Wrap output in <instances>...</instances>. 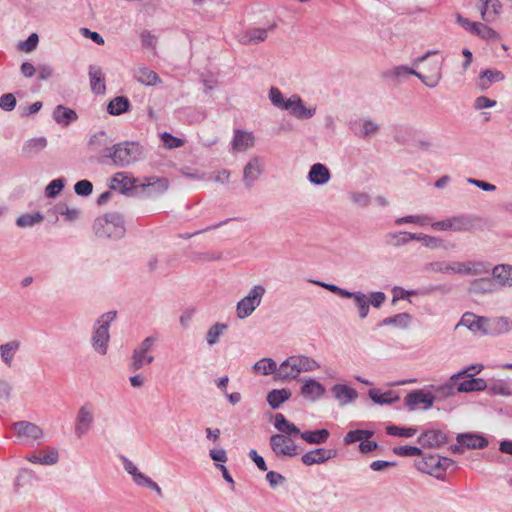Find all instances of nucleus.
Here are the masks:
<instances>
[{"instance_id": "6e6552de", "label": "nucleus", "mask_w": 512, "mask_h": 512, "mask_svg": "<svg viewBox=\"0 0 512 512\" xmlns=\"http://www.w3.org/2000/svg\"><path fill=\"white\" fill-rule=\"evenodd\" d=\"M433 69L435 70L434 74L427 77L412 68H409L404 65H399V66L393 67L392 69L386 71L384 73V76L386 78H391V79H401L408 75H414V76L418 77L422 81V83L425 84L426 86H428L430 88H434L438 85V83L441 79V62L435 61L433 63Z\"/></svg>"}, {"instance_id": "8fccbe9b", "label": "nucleus", "mask_w": 512, "mask_h": 512, "mask_svg": "<svg viewBox=\"0 0 512 512\" xmlns=\"http://www.w3.org/2000/svg\"><path fill=\"white\" fill-rule=\"evenodd\" d=\"M488 393L492 396H512V389L505 380H497L490 385L487 384Z\"/></svg>"}, {"instance_id": "4d7b16f0", "label": "nucleus", "mask_w": 512, "mask_h": 512, "mask_svg": "<svg viewBox=\"0 0 512 512\" xmlns=\"http://www.w3.org/2000/svg\"><path fill=\"white\" fill-rule=\"evenodd\" d=\"M43 219V215L39 212L33 214H24L17 219L16 224L19 227H32L33 225L42 222Z\"/></svg>"}, {"instance_id": "09e8293b", "label": "nucleus", "mask_w": 512, "mask_h": 512, "mask_svg": "<svg viewBox=\"0 0 512 512\" xmlns=\"http://www.w3.org/2000/svg\"><path fill=\"white\" fill-rule=\"evenodd\" d=\"M26 459L34 464L53 465L58 462L59 454L57 450L50 449L44 456L32 454L27 456Z\"/></svg>"}, {"instance_id": "20e7f679", "label": "nucleus", "mask_w": 512, "mask_h": 512, "mask_svg": "<svg viewBox=\"0 0 512 512\" xmlns=\"http://www.w3.org/2000/svg\"><path fill=\"white\" fill-rule=\"evenodd\" d=\"M93 230L100 238L120 239L126 232L123 216L118 212L106 213L94 221Z\"/></svg>"}, {"instance_id": "2eb2a0df", "label": "nucleus", "mask_w": 512, "mask_h": 512, "mask_svg": "<svg viewBox=\"0 0 512 512\" xmlns=\"http://www.w3.org/2000/svg\"><path fill=\"white\" fill-rule=\"evenodd\" d=\"M488 318L484 316H477L474 313L466 312L462 315L460 322L456 325L458 328L460 325L465 326L474 334H480L486 336Z\"/></svg>"}, {"instance_id": "13d9d810", "label": "nucleus", "mask_w": 512, "mask_h": 512, "mask_svg": "<svg viewBox=\"0 0 512 512\" xmlns=\"http://www.w3.org/2000/svg\"><path fill=\"white\" fill-rule=\"evenodd\" d=\"M369 396L373 400V402H375L377 404H381V405L391 404L392 402L397 400V397H395V398L392 397V392L381 393L377 389L369 390Z\"/></svg>"}, {"instance_id": "f3484780", "label": "nucleus", "mask_w": 512, "mask_h": 512, "mask_svg": "<svg viewBox=\"0 0 512 512\" xmlns=\"http://www.w3.org/2000/svg\"><path fill=\"white\" fill-rule=\"evenodd\" d=\"M263 172L262 160L258 156L252 157L243 169V182L247 188H251Z\"/></svg>"}, {"instance_id": "5701e85b", "label": "nucleus", "mask_w": 512, "mask_h": 512, "mask_svg": "<svg viewBox=\"0 0 512 512\" xmlns=\"http://www.w3.org/2000/svg\"><path fill=\"white\" fill-rule=\"evenodd\" d=\"M435 396L430 392L417 390L409 393L405 402L410 410H414L419 404H424V409H429L433 406Z\"/></svg>"}, {"instance_id": "37998d69", "label": "nucleus", "mask_w": 512, "mask_h": 512, "mask_svg": "<svg viewBox=\"0 0 512 512\" xmlns=\"http://www.w3.org/2000/svg\"><path fill=\"white\" fill-rule=\"evenodd\" d=\"M135 79L141 84L152 86L160 82L159 76L147 67H138L134 71Z\"/></svg>"}, {"instance_id": "e433bc0d", "label": "nucleus", "mask_w": 512, "mask_h": 512, "mask_svg": "<svg viewBox=\"0 0 512 512\" xmlns=\"http://www.w3.org/2000/svg\"><path fill=\"white\" fill-rule=\"evenodd\" d=\"M461 382L458 381L457 389L460 393L484 391L487 389V382L483 378L467 377Z\"/></svg>"}, {"instance_id": "864d4df0", "label": "nucleus", "mask_w": 512, "mask_h": 512, "mask_svg": "<svg viewBox=\"0 0 512 512\" xmlns=\"http://www.w3.org/2000/svg\"><path fill=\"white\" fill-rule=\"evenodd\" d=\"M227 328L228 326L224 323H216L212 325L206 333L207 344L210 346L215 345Z\"/></svg>"}, {"instance_id": "0e129e2a", "label": "nucleus", "mask_w": 512, "mask_h": 512, "mask_svg": "<svg viewBox=\"0 0 512 512\" xmlns=\"http://www.w3.org/2000/svg\"><path fill=\"white\" fill-rule=\"evenodd\" d=\"M64 181L60 178L52 180L45 188L48 198H55L63 189Z\"/></svg>"}, {"instance_id": "f257e3e1", "label": "nucleus", "mask_w": 512, "mask_h": 512, "mask_svg": "<svg viewBox=\"0 0 512 512\" xmlns=\"http://www.w3.org/2000/svg\"><path fill=\"white\" fill-rule=\"evenodd\" d=\"M269 100L276 108L286 110L293 117L300 120L310 119L316 114V107H306L298 94H292L289 98L285 99L277 87L270 88Z\"/></svg>"}, {"instance_id": "473e14b6", "label": "nucleus", "mask_w": 512, "mask_h": 512, "mask_svg": "<svg viewBox=\"0 0 512 512\" xmlns=\"http://www.w3.org/2000/svg\"><path fill=\"white\" fill-rule=\"evenodd\" d=\"M53 119L61 126H68L72 122L76 121L78 115L75 110L65 107L63 105H58L55 107L53 111Z\"/></svg>"}, {"instance_id": "a211bd4d", "label": "nucleus", "mask_w": 512, "mask_h": 512, "mask_svg": "<svg viewBox=\"0 0 512 512\" xmlns=\"http://www.w3.org/2000/svg\"><path fill=\"white\" fill-rule=\"evenodd\" d=\"M300 392L305 399L315 402L326 394V389L317 380L309 378L303 381Z\"/></svg>"}, {"instance_id": "f03ea898", "label": "nucleus", "mask_w": 512, "mask_h": 512, "mask_svg": "<svg viewBox=\"0 0 512 512\" xmlns=\"http://www.w3.org/2000/svg\"><path fill=\"white\" fill-rule=\"evenodd\" d=\"M424 271L428 273H454L459 275H479L482 273H487L488 268L482 262L434 261L425 264Z\"/></svg>"}, {"instance_id": "f8f14e48", "label": "nucleus", "mask_w": 512, "mask_h": 512, "mask_svg": "<svg viewBox=\"0 0 512 512\" xmlns=\"http://www.w3.org/2000/svg\"><path fill=\"white\" fill-rule=\"evenodd\" d=\"M121 461L124 470L131 476L136 486L150 489L160 497L163 495L161 487L149 476L142 473L134 462L125 456H121Z\"/></svg>"}, {"instance_id": "aec40b11", "label": "nucleus", "mask_w": 512, "mask_h": 512, "mask_svg": "<svg viewBox=\"0 0 512 512\" xmlns=\"http://www.w3.org/2000/svg\"><path fill=\"white\" fill-rule=\"evenodd\" d=\"M140 178L130 177L125 172L116 173L110 183L111 189L120 188L122 194H128L132 190H136Z\"/></svg>"}, {"instance_id": "bb28decb", "label": "nucleus", "mask_w": 512, "mask_h": 512, "mask_svg": "<svg viewBox=\"0 0 512 512\" xmlns=\"http://www.w3.org/2000/svg\"><path fill=\"white\" fill-rule=\"evenodd\" d=\"M418 442L424 447H439L447 442V436L441 430H427L418 437Z\"/></svg>"}, {"instance_id": "c85d7f7f", "label": "nucleus", "mask_w": 512, "mask_h": 512, "mask_svg": "<svg viewBox=\"0 0 512 512\" xmlns=\"http://www.w3.org/2000/svg\"><path fill=\"white\" fill-rule=\"evenodd\" d=\"M273 23L268 28H251L245 31L241 36V42L244 44H257L263 42L267 38V33L275 28Z\"/></svg>"}, {"instance_id": "49530a36", "label": "nucleus", "mask_w": 512, "mask_h": 512, "mask_svg": "<svg viewBox=\"0 0 512 512\" xmlns=\"http://www.w3.org/2000/svg\"><path fill=\"white\" fill-rule=\"evenodd\" d=\"M329 431L327 429H319L314 431H305L301 433V438L309 444H323L329 438Z\"/></svg>"}, {"instance_id": "9b49d317", "label": "nucleus", "mask_w": 512, "mask_h": 512, "mask_svg": "<svg viewBox=\"0 0 512 512\" xmlns=\"http://www.w3.org/2000/svg\"><path fill=\"white\" fill-rule=\"evenodd\" d=\"M431 226L438 231L468 232L474 228L475 218L472 215L460 214L433 222Z\"/></svg>"}, {"instance_id": "f704fd0d", "label": "nucleus", "mask_w": 512, "mask_h": 512, "mask_svg": "<svg viewBox=\"0 0 512 512\" xmlns=\"http://www.w3.org/2000/svg\"><path fill=\"white\" fill-rule=\"evenodd\" d=\"M47 147V139L45 137L31 138L22 146V155L27 158L34 157Z\"/></svg>"}, {"instance_id": "393cba45", "label": "nucleus", "mask_w": 512, "mask_h": 512, "mask_svg": "<svg viewBox=\"0 0 512 512\" xmlns=\"http://www.w3.org/2000/svg\"><path fill=\"white\" fill-rule=\"evenodd\" d=\"M307 178L311 184L321 186L330 181L331 173L326 165L315 163L310 167Z\"/></svg>"}, {"instance_id": "338daca9", "label": "nucleus", "mask_w": 512, "mask_h": 512, "mask_svg": "<svg viewBox=\"0 0 512 512\" xmlns=\"http://www.w3.org/2000/svg\"><path fill=\"white\" fill-rule=\"evenodd\" d=\"M393 452L402 457L407 456H420L422 455V450L415 446H398L393 448Z\"/></svg>"}, {"instance_id": "e2e57ef3", "label": "nucleus", "mask_w": 512, "mask_h": 512, "mask_svg": "<svg viewBox=\"0 0 512 512\" xmlns=\"http://www.w3.org/2000/svg\"><path fill=\"white\" fill-rule=\"evenodd\" d=\"M413 238L415 241H421L425 247H428L431 249L438 248L441 245L440 239H438L437 237H434V236L423 234V233H415Z\"/></svg>"}, {"instance_id": "1a4fd4ad", "label": "nucleus", "mask_w": 512, "mask_h": 512, "mask_svg": "<svg viewBox=\"0 0 512 512\" xmlns=\"http://www.w3.org/2000/svg\"><path fill=\"white\" fill-rule=\"evenodd\" d=\"M96 421L95 406L91 402H84L78 408L74 420V434L81 439L94 427Z\"/></svg>"}, {"instance_id": "b1692460", "label": "nucleus", "mask_w": 512, "mask_h": 512, "mask_svg": "<svg viewBox=\"0 0 512 512\" xmlns=\"http://www.w3.org/2000/svg\"><path fill=\"white\" fill-rule=\"evenodd\" d=\"M255 145V137L253 132L237 129L234 131L232 141L233 150L244 152Z\"/></svg>"}, {"instance_id": "052dcab7", "label": "nucleus", "mask_w": 512, "mask_h": 512, "mask_svg": "<svg viewBox=\"0 0 512 512\" xmlns=\"http://www.w3.org/2000/svg\"><path fill=\"white\" fill-rule=\"evenodd\" d=\"M430 221V218L426 215H408L405 217H400L395 220L396 225H402L406 223H413L419 225H426Z\"/></svg>"}, {"instance_id": "7c9ffc66", "label": "nucleus", "mask_w": 512, "mask_h": 512, "mask_svg": "<svg viewBox=\"0 0 512 512\" xmlns=\"http://www.w3.org/2000/svg\"><path fill=\"white\" fill-rule=\"evenodd\" d=\"M504 78V74L499 70L485 69L480 72L477 85L480 90L484 91L487 90L493 83L503 81Z\"/></svg>"}, {"instance_id": "c03bdc74", "label": "nucleus", "mask_w": 512, "mask_h": 512, "mask_svg": "<svg viewBox=\"0 0 512 512\" xmlns=\"http://www.w3.org/2000/svg\"><path fill=\"white\" fill-rule=\"evenodd\" d=\"M496 284L490 278H479L473 280L469 285V292L472 294H484L495 291Z\"/></svg>"}, {"instance_id": "bf43d9fd", "label": "nucleus", "mask_w": 512, "mask_h": 512, "mask_svg": "<svg viewBox=\"0 0 512 512\" xmlns=\"http://www.w3.org/2000/svg\"><path fill=\"white\" fill-rule=\"evenodd\" d=\"M386 432L391 436L412 437L416 434L417 430L412 427H398L395 425H390L386 428Z\"/></svg>"}, {"instance_id": "79ce46f5", "label": "nucleus", "mask_w": 512, "mask_h": 512, "mask_svg": "<svg viewBox=\"0 0 512 512\" xmlns=\"http://www.w3.org/2000/svg\"><path fill=\"white\" fill-rule=\"evenodd\" d=\"M411 321L412 316L409 313L403 312L391 317L384 318L379 323V326H396L401 329H406L410 326Z\"/></svg>"}, {"instance_id": "dca6fc26", "label": "nucleus", "mask_w": 512, "mask_h": 512, "mask_svg": "<svg viewBox=\"0 0 512 512\" xmlns=\"http://www.w3.org/2000/svg\"><path fill=\"white\" fill-rule=\"evenodd\" d=\"M13 429L19 438L27 441H36L43 436V430L36 424L28 421L14 423Z\"/></svg>"}, {"instance_id": "3c124183", "label": "nucleus", "mask_w": 512, "mask_h": 512, "mask_svg": "<svg viewBox=\"0 0 512 512\" xmlns=\"http://www.w3.org/2000/svg\"><path fill=\"white\" fill-rule=\"evenodd\" d=\"M459 379L460 378H454V375H452L448 382L439 386L436 389V391H435L436 396H438L441 399H444V398L453 396L456 393H459L458 389H457Z\"/></svg>"}, {"instance_id": "a878e982", "label": "nucleus", "mask_w": 512, "mask_h": 512, "mask_svg": "<svg viewBox=\"0 0 512 512\" xmlns=\"http://www.w3.org/2000/svg\"><path fill=\"white\" fill-rule=\"evenodd\" d=\"M512 330V320L508 317L488 318L486 333L489 336H497Z\"/></svg>"}, {"instance_id": "5fc2aeb1", "label": "nucleus", "mask_w": 512, "mask_h": 512, "mask_svg": "<svg viewBox=\"0 0 512 512\" xmlns=\"http://www.w3.org/2000/svg\"><path fill=\"white\" fill-rule=\"evenodd\" d=\"M374 435V431L372 430H363V429H356L349 431L345 437L344 442L345 444H352L355 442L360 441V443L364 439H370Z\"/></svg>"}, {"instance_id": "9d476101", "label": "nucleus", "mask_w": 512, "mask_h": 512, "mask_svg": "<svg viewBox=\"0 0 512 512\" xmlns=\"http://www.w3.org/2000/svg\"><path fill=\"white\" fill-rule=\"evenodd\" d=\"M266 289L263 285H254L248 294L238 301L236 314L239 319L249 317L260 306Z\"/></svg>"}, {"instance_id": "774afa93", "label": "nucleus", "mask_w": 512, "mask_h": 512, "mask_svg": "<svg viewBox=\"0 0 512 512\" xmlns=\"http://www.w3.org/2000/svg\"><path fill=\"white\" fill-rule=\"evenodd\" d=\"M74 191L77 195L88 196L93 191V185L88 180H80L74 185Z\"/></svg>"}, {"instance_id": "4c0bfd02", "label": "nucleus", "mask_w": 512, "mask_h": 512, "mask_svg": "<svg viewBox=\"0 0 512 512\" xmlns=\"http://www.w3.org/2000/svg\"><path fill=\"white\" fill-rule=\"evenodd\" d=\"M253 370L256 373L268 376L271 374L275 375V379L278 380L279 366L271 358H262L253 365Z\"/></svg>"}, {"instance_id": "58836bf2", "label": "nucleus", "mask_w": 512, "mask_h": 512, "mask_svg": "<svg viewBox=\"0 0 512 512\" xmlns=\"http://www.w3.org/2000/svg\"><path fill=\"white\" fill-rule=\"evenodd\" d=\"M292 393L289 389H273L267 394V402L272 409L279 408L290 399Z\"/></svg>"}, {"instance_id": "2f4dec72", "label": "nucleus", "mask_w": 512, "mask_h": 512, "mask_svg": "<svg viewBox=\"0 0 512 512\" xmlns=\"http://www.w3.org/2000/svg\"><path fill=\"white\" fill-rule=\"evenodd\" d=\"M346 299H353L360 319H365L370 311L368 296L362 291L349 292Z\"/></svg>"}, {"instance_id": "680f3d73", "label": "nucleus", "mask_w": 512, "mask_h": 512, "mask_svg": "<svg viewBox=\"0 0 512 512\" xmlns=\"http://www.w3.org/2000/svg\"><path fill=\"white\" fill-rule=\"evenodd\" d=\"M351 202L361 208H365L370 205L371 198L366 192H351L349 194Z\"/></svg>"}, {"instance_id": "4be33fe9", "label": "nucleus", "mask_w": 512, "mask_h": 512, "mask_svg": "<svg viewBox=\"0 0 512 512\" xmlns=\"http://www.w3.org/2000/svg\"><path fill=\"white\" fill-rule=\"evenodd\" d=\"M480 16L483 22L490 23L501 14L502 4L499 0H479Z\"/></svg>"}, {"instance_id": "ea45409f", "label": "nucleus", "mask_w": 512, "mask_h": 512, "mask_svg": "<svg viewBox=\"0 0 512 512\" xmlns=\"http://www.w3.org/2000/svg\"><path fill=\"white\" fill-rule=\"evenodd\" d=\"M275 428L283 435H300L301 431L291 422H289L285 416L281 413L275 415L274 421Z\"/></svg>"}, {"instance_id": "c9c22d12", "label": "nucleus", "mask_w": 512, "mask_h": 512, "mask_svg": "<svg viewBox=\"0 0 512 512\" xmlns=\"http://www.w3.org/2000/svg\"><path fill=\"white\" fill-rule=\"evenodd\" d=\"M457 441L470 449H483L488 446V441L485 437L473 433L459 434Z\"/></svg>"}, {"instance_id": "c756f323", "label": "nucleus", "mask_w": 512, "mask_h": 512, "mask_svg": "<svg viewBox=\"0 0 512 512\" xmlns=\"http://www.w3.org/2000/svg\"><path fill=\"white\" fill-rule=\"evenodd\" d=\"M492 276L500 287H512V266L508 264L496 265Z\"/></svg>"}, {"instance_id": "423d86ee", "label": "nucleus", "mask_w": 512, "mask_h": 512, "mask_svg": "<svg viewBox=\"0 0 512 512\" xmlns=\"http://www.w3.org/2000/svg\"><path fill=\"white\" fill-rule=\"evenodd\" d=\"M108 157L118 167H125L143 157V147L137 142H122L108 150Z\"/></svg>"}, {"instance_id": "7ed1b4c3", "label": "nucleus", "mask_w": 512, "mask_h": 512, "mask_svg": "<svg viewBox=\"0 0 512 512\" xmlns=\"http://www.w3.org/2000/svg\"><path fill=\"white\" fill-rule=\"evenodd\" d=\"M320 368V364L306 355H293L279 365L278 380H295L302 372H312Z\"/></svg>"}, {"instance_id": "6e6d98bb", "label": "nucleus", "mask_w": 512, "mask_h": 512, "mask_svg": "<svg viewBox=\"0 0 512 512\" xmlns=\"http://www.w3.org/2000/svg\"><path fill=\"white\" fill-rule=\"evenodd\" d=\"M414 235L415 233L410 232H391L387 234V238L391 245L400 247L414 240Z\"/></svg>"}, {"instance_id": "4468645a", "label": "nucleus", "mask_w": 512, "mask_h": 512, "mask_svg": "<svg viewBox=\"0 0 512 512\" xmlns=\"http://www.w3.org/2000/svg\"><path fill=\"white\" fill-rule=\"evenodd\" d=\"M270 446L277 457H294L299 454L297 445L286 435L274 434L270 437Z\"/></svg>"}, {"instance_id": "0eeeda50", "label": "nucleus", "mask_w": 512, "mask_h": 512, "mask_svg": "<svg viewBox=\"0 0 512 512\" xmlns=\"http://www.w3.org/2000/svg\"><path fill=\"white\" fill-rule=\"evenodd\" d=\"M156 343V338L149 336L143 339L132 351L128 369L131 372H136L145 366L150 365L154 361L152 353L153 347Z\"/></svg>"}, {"instance_id": "412c9836", "label": "nucleus", "mask_w": 512, "mask_h": 512, "mask_svg": "<svg viewBox=\"0 0 512 512\" xmlns=\"http://www.w3.org/2000/svg\"><path fill=\"white\" fill-rule=\"evenodd\" d=\"M336 456V450L330 449L327 450L325 448H317L305 453L301 461L306 466H311L314 464H323L329 459Z\"/></svg>"}, {"instance_id": "603ef678", "label": "nucleus", "mask_w": 512, "mask_h": 512, "mask_svg": "<svg viewBox=\"0 0 512 512\" xmlns=\"http://www.w3.org/2000/svg\"><path fill=\"white\" fill-rule=\"evenodd\" d=\"M56 215L64 216L69 222L75 221L81 215V211L76 207H69L64 203H59L53 208Z\"/></svg>"}, {"instance_id": "6ab92c4d", "label": "nucleus", "mask_w": 512, "mask_h": 512, "mask_svg": "<svg viewBox=\"0 0 512 512\" xmlns=\"http://www.w3.org/2000/svg\"><path fill=\"white\" fill-rule=\"evenodd\" d=\"M331 392L340 406L351 404L358 398V392L346 384L333 385Z\"/></svg>"}, {"instance_id": "de8ad7c7", "label": "nucleus", "mask_w": 512, "mask_h": 512, "mask_svg": "<svg viewBox=\"0 0 512 512\" xmlns=\"http://www.w3.org/2000/svg\"><path fill=\"white\" fill-rule=\"evenodd\" d=\"M130 108V102L128 98L118 96L112 99L107 107V111L111 115H121L127 112Z\"/></svg>"}, {"instance_id": "69168bd1", "label": "nucleus", "mask_w": 512, "mask_h": 512, "mask_svg": "<svg viewBox=\"0 0 512 512\" xmlns=\"http://www.w3.org/2000/svg\"><path fill=\"white\" fill-rule=\"evenodd\" d=\"M161 140L164 146L168 149L179 148L184 145V140L177 138L168 132L161 134Z\"/></svg>"}, {"instance_id": "a18cd8bd", "label": "nucleus", "mask_w": 512, "mask_h": 512, "mask_svg": "<svg viewBox=\"0 0 512 512\" xmlns=\"http://www.w3.org/2000/svg\"><path fill=\"white\" fill-rule=\"evenodd\" d=\"M20 348V341L12 340L0 345V355L2 361L8 366H12L13 358Z\"/></svg>"}, {"instance_id": "a19ab883", "label": "nucleus", "mask_w": 512, "mask_h": 512, "mask_svg": "<svg viewBox=\"0 0 512 512\" xmlns=\"http://www.w3.org/2000/svg\"><path fill=\"white\" fill-rule=\"evenodd\" d=\"M485 23L486 22H474L470 33L483 40H499V33Z\"/></svg>"}, {"instance_id": "39448f33", "label": "nucleus", "mask_w": 512, "mask_h": 512, "mask_svg": "<svg viewBox=\"0 0 512 512\" xmlns=\"http://www.w3.org/2000/svg\"><path fill=\"white\" fill-rule=\"evenodd\" d=\"M116 318V312L110 311L102 314L94 324L91 336V346L100 356H105L108 352L110 342V325Z\"/></svg>"}, {"instance_id": "72a5a7b5", "label": "nucleus", "mask_w": 512, "mask_h": 512, "mask_svg": "<svg viewBox=\"0 0 512 512\" xmlns=\"http://www.w3.org/2000/svg\"><path fill=\"white\" fill-rule=\"evenodd\" d=\"M438 455H429L427 457L422 458L421 460H418L415 462V466L417 470H419L422 473H426L429 475H432L436 478H440L439 469H438V463L437 460H439Z\"/></svg>"}, {"instance_id": "cd10ccee", "label": "nucleus", "mask_w": 512, "mask_h": 512, "mask_svg": "<svg viewBox=\"0 0 512 512\" xmlns=\"http://www.w3.org/2000/svg\"><path fill=\"white\" fill-rule=\"evenodd\" d=\"M88 74L91 90L98 95L104 94L106 85L102 69L98 66L90 65Z\"/></svg>"}, {"instance_id": "ddd939ff", "label": "nucleus", "mask_w": 512, "mask_h": 512, "mask_svg": "<svg viewBox=\"0 0 512 512\" xmlns=\"http://www.w3.org/2000/svg\"><path fill=\"white\" fill-rule=\"evenodd\" d=\"M169 188V180L166 177L146 176L140 178L137 184V193L153 198L163 195Z\"/></svg>"}]
</instances>
